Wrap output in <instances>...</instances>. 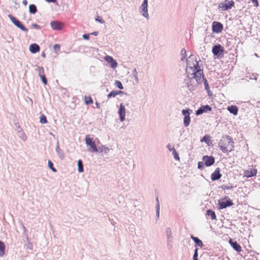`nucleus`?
I'll list each match as a JSON object with an SVG mask.
<instances>
[{"label":"nucleus","mask_w":260,"mask_h":260,"mask_svg":"<svg viewBox=\"0 0 260 260\" xmlns=\"http://www.w3.org/2000/svg\"><path fill=\"white\" fill-rule=\"evenodd\" d=\"M198 63L194 56H190L187 59L186 71L189 78L194 79L198 84H201L204 80V76Z\"/></svg>","instance_id":"1"},{"label":"nucleus","mask_w":260,"mask_h":260,"mask_svg":"<svg viewBox=\"0 0 260 260\" xmlns=\"http://www.w3.org/2000/svg\"><path fill=\"white\" fill-rule=\"evenodd\" d=\"M218 146L223 153L230 152L234 148V142L230 136L225 135L220 140Z\"/></svg>","instance_id":"2"},{"label":"nucleus","mask_w":260,"mask_h":260,"mask_svg":"<svg viewBox=\"0 0 260 260\" xmlns=\"http://www.w3.org/2000/svg\"><path fill=\"white\" fill-rule=\"evenodd\" d=\"M235 5L233 1L225 0L219 5V8L222 11H226L231 9Z\"/></svg>","instance_id":"3"},{"label":"nucleus","mask_w":260,"mask_h":260,"mask_svg":"<svg viewBox=\"0 0 260 260\" xmlns=\"http://www.w3.org/2000/svg\"><path fill=\"white\" fill-rule=\"evenodd\" d=\"M8 17L11 21L13 22V23L17 27L24 31L27 32L28 31V29L17 19H16L11 14H9Z\"/></svg>","instance_id":"4"},{"label":"nucleus","mask_w":260,"mask_h":260,"mask_svg":"<svg viewBox=\"0 0 260 260\" xmlns=\"http://www.w3.org/2000/svg\"><path fill=\"white\" fill-rule=\"evenodd\" d=\"M85 140L86 145L90 146L93 152H98L99 149L96 145V144L94 141H93L91 138H89L88 136H86Z\"/></svg>","instance_id":"5"},{"label":"nucleus","mask_w":260,"mask_h":260,"mask_svg":"<svg viewBox=\"0 0 260 260\" xmlns=\"http://www.w3.org/2000/svg\"><path fill=\"white\" fill-rule=\"evenodd\" d=\"M189 109H184L182 111V114L184 115L183 119V123L185 127L188 126L189 125L190 122V117L189 116Z\"/></svg>","instance_id":"6"},{"label":"nucleus","mask_w":260,"mask_h":260,"mask_svg":"<svg viewBox=\"0 0 260 260\" xmlns=\"http://www.w3.org/2000/svg\"><path fill=\"white\" fill-rule=\"evenodd\" d=\"M223 51V47L219 44L215 45L212 48V53L214 55H216L217 57H219L221 54H222Z\"/></svg>","instance_id":"7"},{"label":"nucleus","mask_w":260,"mask_h":260,"mask_svg":"<svg viewBox=\"0 0 260 260\" xmlns=\"http://www.w3.org/2000/svg\"><path fill=\"white\" fill-rule=\"evenodd\" d=\"M212 31L216 33L221 32L223 28L222 24L219 22L217 21H214L212 23Z\"/></svg>","instance_id":"8"},{"label":"nucleus","mask_w":260,"mask_h":260,"mask_svg":"<svg viewBox=\"0 0 260 260\" xmlns=\"http://www.w3.org/2000/svg\"><path fill=\"white\" fill-rule=\"evenodd\" d=\"M218 204L220 209H223L226 208L227 207L233 205V203L230 199L228 200L221 199L218 201Z\"/></svg>","instance_id":"9"},{"label":"nucleus","mask_w":260,"mask_h":260,"mask_svg":"<svg viewBox=\"0 0 260 260\" xmlns=\"http://www.w3.org/2000/svg\"><path fill=\"white\" fill-rule=\"evenodd\" d=\"M257 171L255 168H251L250 169L244 171V176L247 178H250L255 176L257 174Z\"/></svg>","instance_id":"10"},{"label":"nucleus","mask_w":260,"mask_h":260,"mask_svg":"<svg viewBox=\"0 0 260 260\" xmlns=\"http://www.w3.org/2000/svg\"><path fill=\"white\" fill-rule=\"evenodd\" d=\"M203 160L206 166H210L215 162L214 158L212 156H204L203 158Z\"/></svg>","instance_id":"11"},{"label":"nucleus","mask_w":260,"mask_h":260,"mask_svg":"<svg viewBox=\"0 0 260 260\" xmlns=\"http://www.w3.org/2000/svg\"><path fill=\"white\" fill-rule=\"evenodd\" d=\"M125 113L126 110L125 106L123 104H121L118 110V114L121 121H123L125 119Z\"/></svg>","instance_id":"12"},{"label":"nucleus","mask_w":260,"mask_h":260,"mask_svg":"<svg viewBox=\"0 0 260 260\" xmlns=\"http://www.w3.org/2000/svg\"><path fill=\"white\" fill-rule=\"evenodd\" d=\"M212 110L211 107L209 105H205L201 106L197 111L196 115H199L203 114V113L207 112L208 111H211Z\"/></svg>","instance_id":"13"},{"label":"nucleus","mask_w":260,"mask_h":260,"mask_svg":"<svg viewBox=\"0 0 260 260\" xmlns=\"http://www.w3.org/2000/svg\"><path fill=\"white\" fill-rule=\"evenodd\" d=\"M104 59L111 65L112 68H115L117 67V63L112 57L106 55L105 56Z\"/></svg>","instance_id":"14"},{"label":"nucleus","mask_w":260,"mask_h":260,"mask_svg":"<svg viewBox=\"0 0 260 260\" xmlns=\"http://www.w3.org/2000/svg\"><path fill=\"white\" fill-rule=\"evenodd\" d=\"M51 26L54 30H61L63 26L62 23L59 21H54L50 23Z\"/></svg>","instance_id":"15"},{"label":"nucleus","mask_w":260,"mask_h":260,"mask_svg":"<svg viewBox=\"0 0 260 260\" xmlns=\"http://www.w3.org/2000/svg\"><path fill=\"white\" fill-rule=\"evenodd\" d=\"M229 243L236 251L238 252H240L242 251V248L241 246L237 243L236 241H234L233 239H230L229 240Z\"/></svg>","instance_id":"16"},{"label":"nucleus","mask_w":260,"mask_h":260,"mask_svg":"<svg viewBox=\"0 0 260 260\" xmlns=\"http://www.w3.org/2000/svg\"><path fill=\"white\" fill-rule=\"evenodd\" d=\"M142 9V15L145 17H147L148 16V10H147V0H144V2L141 5Z\"/></svg>","instance_id":"17"},{"label":"nucleus","mask_w":260,"mask_h":260,"mask_svg":"<svg viewBox=\"0 0 260 260\" xmlns=\"http://www.w3.org/2000/svg\"><path fill=\"white\" fill-rule=\"evenodd\" d=\"M221 177V174L220 173L219 168H217L215 171L211 174V179L213 181L218 180Z\"/></svg>","instance_id":"18"},{"label":"nucleus","mask_w":260,"mask_h":260,"mask_svg":"<svg viewBox=\"0 0 260 260\" xmlns=\"http://www.w3.org/2000/svg\"><path fill=\"white\" fill-rule=\"evenodd\" d=\"M227 109L231 113L233 114L234 115H237L238 114V108L237 106L232 105L229 106Z\"/></svg>","instance_id":"19"},{"label":"nucleus","mask_w":260,"mask_h":260,"mask_svg":"<svg viewBox=\"0 0 260 260\" xmlns=\"http://www.w3.org/2000/svg\"><path fill=\"white\" fill-rule=\"evenodd\" d=\"M29 50L32 53L38 52L40 50V47L37 44H31L29 46Z\"/></svg>","instance_id":"20"},{"label":"nucleus","mask_w":260,"mask_h":260,"mask_svg":"<svg viewBox=\"0 0 260 260\" xmlns=\"http://www.w3.org/2000/svg\"><path fill=\"white\" fill-rule=\"evenodd\" d=\"M190 238L194 241L196 245L199 246L201 248L203 247V242L198 238L194 237L192 235L191 236Z\"/></svg>","instance_id":"21"},{"label":"nucleus","mask_w":260,"mask_h":260,"mask_svg":"<svg viewBox=\"0 0 260 260\" xmlns=\"http://www.w3.org/2000/svg\"><path fill=\"white\" fill-rule=\"evenodd\" d=\"M123 92V91H120V90H119V91L113 90L108 94L107 97L108 99H110L112 97L114 98V97L116 96L117 95L122 93Z\"/></svg>","instance_id":"22"},{"label":"nucleus","mask_w":260,"mask_h":260,"mask_svg":"<svg viewBox=\"0 0 260 260\" xmlns=\"http://www.w3.org/2000/svg\"><path fill=\"white\" fill-rule=\"evenodd\" d=\"M207 216L210 217V218L212 220H215L216 219V216L214 212V211L211 210H208L207 211Z\"/></svg>","instance_id":"23"},{"label":"nucleus","mask_w":260,"mask_h":260,"mask_svg":"<svg viewBox=\"0 0 260 260\" xmlns=\"http://www.w3.org/2000/svg\"><path fill=\"white\" fill-rule=\"evenodd\" d=\"M84 102L86 105L92 104L93 103L92 99L90 96H84Z\"/></svg>","instance_id":"24"},{"label":"nucleus","mask_w":260,"mask_h":260,"mask_svg":"<svg viewBox=\"0 0 260 260\" xmlns=\"http://www.w3.org/2000/svg\"><path fill=\"white\" fill-rule=\"evenodd\" d=\"M5 245L4 243L0 241V256H2L5 254Z\"/></svg>","instance_id":"25"},{"label":"nucleus","mask_w":260,"mask_h":260,"mask_svg":"<svg viewBox=\"0 0 260 260\" xmlns=\"http://www.w3.org/2000/svg\"><path fill=\"white\" fill-rule=\"evenodd\" d=\"M37 11V7L35 5H30L29 6V11L30 13L35 14Z\"/></svg>","instance_id":"26"},{"label":"nucleus","mask_w":260,"mask_h":260,"mask_svg":"<svg viewBox=\"0 0 260 260\" xmlns=\"http://www.w3.org/2000/svg\"><path fill=\"white\" fill-rule=\"evenodd\" d=\"M78 171L80 173H81L83 171V166L82 164V162L81 160H79L78 161Z\"/></svg>","instance_id":"27"},{"label":"nucleus","mask_w":260,"mask_h":260,"mask_svg":"<svg viewBox=\"0 0 260 260\" xmlns=\"http://www.w3.org/2000/svg\"><path fill=\"white\" fill-rule=\"evenodd\" d=\"M40 122L43 124L47 123V118L45 115H44V114L41 115L40 118Z\"/></svg>","instance_id":"28"},{"label":"nucleus","mask_w":260,"mask_h":260,"mask_svg":"<svg viewBox=\"0 0 260 260\" xmlns=\"http://www.w3.org/2000/svg\"><path fill=\"white\" fill-rule=\"evenodd\" d=\"M48 167H49V168L53 172H56V170L55 168L53 167V163L51 162V160H49L48 161Z\"/></svg>","instance_id":"29"},{"label":"nucleus","mask_w":260,"mask_h":260,"mask_svg":"<svg viewBox=\"0 0 260 260\" xmlns=\"http://www.w3.org/2000/svg\"><path fill=\"white\" fill-rule=\"evenodd\" d=\"M210 137L209 135H205L203 137L202 139L201 140L202 142H205L207 144L209 143V142L210 141Z\"/></svg>","instance_id":"30"},{"label":"nucleus","mask_w":260,"mask_h":260,"mask_svg":"<svg viewBox=\"0 0 260 260\" xmlns=\"http://www.w3.org/2000/svg\"><path fill=\"white\" fill-rule=\"evenodd\" d=\"M115 85L119 89H122L123 88V85L121 82L119 81L116 80L115 82Z\"/></svg>","instance_id":"31"},{"label":"nucleus","mask_w":260,"mask_h":260,"mask_svg":"<svg viewBox=\"0 0 260 260\" xmlns=\"http://www.w3.org/2000/svg\"><path fill=\"white\" fill-rule=\"evenodd\" d=\"M39 76H42L45 75L44 70L42 67H38Z\"/></svg>","instance_id":"32"},{"label":"nucleus","mask_w":260,"mask_h":260,"mask_svg":"<svg viewBox=\"0 0 260 260\" xmlns=\"http://www.w3.org/2000/svg\"><path fill=\"white\" fill-rule=\"evenodd\" d=\"M39 77L41 78L42 81L44 84V85H47V80L46 78L45 75H42V76H40Z\"/></svg>","instance_id":"33"},{"label":"nucleus","mask_w":260,"mask_h":260,"mask_svg":"<svg viewBox=\"0 0 260 260\" xmlns=\"http://www.w3.org/2000/svg\"><path fill=\"white\" fill-rule=\"evenodd\" d=\"M198 248H196L194 250V253L193 256V260H198Z\"/></svg>","instance_id":"34"},{"label":"nucleus","mask_w":260,"mask_h":260,"mask_svg":"<svg viewBox=\"0 0 260 260\" xmlns=\"http://www.w3.org/2000/svg\"><path fill=\"white\" fill-rule=\"evenodd\" d=\"M95 20L96 21L99 22L101 23H104L105 22L104 20L101 17L99 16H97V17L95 18Z\"/></svg>","instance_id":"35"},{"label":"nucleus","mask_w":260,"mask_h":260,"mask_svg":"<svg viewBox=\"0 0 260 260\" xmlns=\"http://www.w3.org/2000/svg\"><path fill=\"white\" fill-rule=\"evenodd\" d=\"M53 48L55 51H59L60 49V46L58 44H55L54 45Z\"/></svg>","instance_id":"36"},{"label":"nucleus","mask_w":260,"mask_h":260,"mask_svg":"<svg viewBox=\"0 0 260 260\" xmlns=\"http://www.w3.org/2000/svg\"><path fill=\"white\" fill-rule=\"evenodd\" d=\"M198 168L200 169H203V163L202 162L200 161L198 162Z\"/></svg>","instance_id":"37"},{"label":"nucleus","mask_w":260,"mask_h":260,"mask_svg":"<svg viewBox=\"0 0 260 260\" xmlns=\"http://www.w3.org/2000/svg\"><path fill=\"white\" fill-rule=\"evenodd\" d=\"M89 34H84L83 35V38L85 40H89Z\"/></svg>","instance_id":"38"},{"label":"nucleus","mask_w":260,"mask_h":260,"mask_svg":"<svg viewBox=\"0 0 260 260\" xmlns=\"http://www.w3.org/2000/svg\"><path fill=\"white\" fill-rule=\"evenodd\" d=\"M166 232H167L168 236H171V233H172L171 229L167 228Z\"/></svg>","instance_id":"39"},{"label":"nucleus","mask_w":260,"mask_h":260,"mask_svg":"<svg viewBox=\"0 0 260 260\" xmlns=\"http://www.w3.org/2000/svg\"><path fill=\"white\" fill-rule=\"evenodd\" d=\"M173 153L174 154V157L176 159H179V156L178 155V154H177V152L176 151H175V150H174V152H173Z\"/></svg>","instance_id":"40"},{"label":"nucleus","mask_w":260,"mask_h":260,"mask_svg":"<svg viewBox=\"0 0 260 260\" xmlns=\"http://www.w3.org/2000/svg\"><path fill=\"white\" fill-rule=\"evenodd\" d=\"M251 1L254 4L255 7H257L258 6V2L257 0H251Z\"/></svg>","instance_id":"41"},{"label":"nucleus","mask_w":260,"mask_h":260,"mask_svg":"<svg viewBox=\"0 0 260 260\" xmlns=\"http://www.w3.org/2000/svg\"><path fill=\"white\" fill-rule=\"evenodd\" d=\"M32 26L34 28H37V29H39V28H40V26H39V25H38V24H32Z\"/></svg>","instance_id":"42"},{"label":"nucleus","mask_w":260,"mask_h":260,"mask_svg":"<svg viewBox=\"0 0 260 260\" xmlns=\"http://www.w3.org/2000/svg\"><path fill=\"white\" fill-rule=\"evenodd\" d=\"M159 204H157V216L158 217L159 216Z\"/></svg>","instance_id":"43"},{"label":"nucleus","mask_w":260,"mask_h":260,"mask_svg":"<svg viewBox=\"0 0 260 260\" xmlns=\"http://www.w3.org/2000/svg\"><path fill=\"white\" fill-rule=\"evenodd\" d=\"M22 4L24 5V6H26L27 5V1L26 0H23L22 1Z\"/></svg>","instance_id":"44"},{"label":"nucleus","mask_w":260,"mask_h":260,"mask_svg":"<svg viewBox=\"0 0 260 260\" xmlns=\"http://www.w3.org/2000/svg\"><path fill=\"white\" fill-rule=\"evenodd\" d=\"M98 34H99V32L98 31H94L93 32L91 33L90 34L94 35V36H98Z\"/></svg>","instance_id":"45"},{"label":"nucleus","mask_w":260,"mask_h":260,"mask_svg":"<svg viewBox=\"0 0 260 260\" xmlns=\"http://www.w3.org/2000/svg\"><path fill=\"white\" fill-rule=\"evenodd\" d=\"M181 53L182 54H186V50H185V49H182L181 50Z\"/></svg>","instance_id":"46"},{"label":"nucleus","mask_w":260,"mask_h":260,"mask_svg":"<svg viewBox=\"0 0 260 260\" xmlns=\"http://www.w3.org/2000/svg\"><path fill=\"white\" fill-rule=\"evenodd\" d=\"M56 151L58 153L59 152V151L60 150V148H59V147L58 145L56 147Z\"/></svg>","instance_id":"47"},{"label":"nucleus","mask_w":260,"mask_h":260,"mask_svg":"<svg viewBox=\"0 0 260 260\" xmlns=\"http://www.w3.org/2000/svg\"><path fill=\"white\" fill-rule=\"evenodd\" d=\"M96 105L97 108H100V106L98 103H96Z\"/></svg>","instance_id":"48"}]
</instances>
